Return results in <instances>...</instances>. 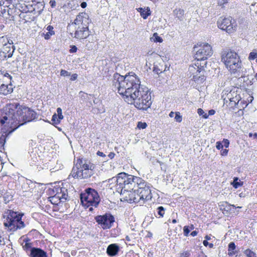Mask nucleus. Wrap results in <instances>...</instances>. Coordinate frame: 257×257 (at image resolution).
Returning <instances> with one entry per match:
<instances>
[{
  "instance_id": "36",
  "label": "nucleus",
  "mask_w": 257,
  "mask_h": 257,
  "mask_svg": "<svg viewBox=\"0 0 257 257\" xmlns=\"http://www.w3.org/2000/svg\"><path fill=\"white\" fill-rule=\"evenodd\" d=\"M244 253L248 257H257L256 253L249 249H246Z\"/></svg>"
},
{
  "instance_id": "42",
  "label": "nucleus",
  "mask_w": 257,
  "mask_h": 257,
  "mask_svg": "<svg viewBox=\"0 0 257 257\" xmlns=\"http://www.w3.org/2000/svg\"><path fill=\"white\" fill-rule=\"evenodd\" d=\"M184 234L185 236H188L190 232V229L189 226H185L183 228Z\"/></svg>"
},
{
  "instance_id": "5",
  "label": "nucleus",
  "mask_w": 257,
  "mask_h": 257,
  "mask_svg": "<svg viewBox=\"0 0 257 257\" xmlns=\"http://www.w3.org/2000/svg\"><path fill=\"white\" fill-rule=\"evenodd\" d=\"M221 61L231 73L239 72L241 69L242 64L239 57L234 52H224L221 56Z\"/></svg>"
},
{
  "instance_id": "15",
  "label": "nucleus",
  "mask_w": 257,
  "mask_h": 257,
  "mask_svg": "<svg viewBox=\"0 0 257 257\" xmlns=\"http://www.w3.org/2000/svg\"><path fill=\"white\" fill-rule=\"evenodd\" d=\"M122 195V198L126 201L128 203H139V196L137 194V189L135 188L133 190L132 189H125L122 190L121 193H120Z\"/></svg>"
},
{
  "instance_id": "27",
  "label": "nucleus",
  "mask_w": 257,
  "mask_h": 257,
  "mask_svg": "<svg viewBox=\"0 0 257 257\" xmlns=\"http://www.w3.org/2000/svg\"><path fill=\"white\" fill-rule=\"evenodd\" d=\"M174 13L176 17L178 18L179 20H182L183 19L184 15V11L183 10L181 9H175L174 11Z\"/></svg>"
},
{
  "instance_id": "49",
  "label": "nucleus",
  "mask_w": 257,
  "mask_h": 257,
  "mask_svg": "<svg viewBox=\"0 0 257 257\" xmlns=\"http://www.w3.org/2000/svg\"><path fill=\"white\" fill-rule=\"evenodd\" d=\"M12 0H5L4 1V8H7L10 6V5L12 3Z\"/></svg>"
},
{
  "instance_id": "62",
  "label": "nucleus",
  "mask_w": 257,
  "mask_h": 257,
  "mask_svg": "<svg viewBox=\"0 0 257 257\" xmlns=\"http://www.w3.org/2000/svg\"><path fill=\"white\" fill-rule=\"evenodd\" d=\"M77 77V75L76 74H74L72 75V76L71 78V80H74L76 79Z\"/></svg>"
},
{
  "instance_id": "58",
  "label": "nucleus",
  "mask_w": 257,
  "mask_h": 257,
  "mask_svg": "<svg viewBox=\"0 0 257 257\" xmlns=\"http://www.w3.org/2000/svg\"><path fill=\"white\" fill-rule=\"evenodd\" d=\"M5 244V242L4 240V238L1 235V231H0V245H4Z\"/></svg>"
},
{
  "instance_id": "46",
  "label": "nucleus",
  "mask_w": 257,
  "mask_h": 257,
  "mask_svg": "<svg viewBox=\"0 0 257 257\" xmlns=\"http://www.w3.org/2000/svg\"><path fill=\"white\" fill-rule=\"evenodd\" d=\"M7 12L9 14V10L7 8H4L3 7H0V15H4Z\"/></svg>"
},
{
  "instance_id": "34",
  "label": "nucleus",
  "mask_w": 257,
  "mask_h": 257,
  "mask_svg": "<svg viewBox=\"0 0 257 257\" xmlns=\"http://www.w3.org/2000/svg\"><path fill=\"white\" fill-rule=\"evenodd\" d=\"M151 40L154 42H162L163 41L162 38L159 36L157 33L154 34L153 37L151 38Z\"/></svg>"
},
{
  "instance_id": "24",
  "label": "nucleus",
  "mask_w": 257,
  "mask_h": 257,
  "mask_svg": "<svg viewBox=\"0 0 257 257\" xmlns=\"http://www.w3.org/2000/svg\"><path fill=\"white\" fill-rule=\"evenodd\" d=\"M8 120V123H11V124L15 123V125H16V123H17L16 119L12 120L11 116L10 114L6 113V115L4 116L3 118L1 120V122L2 124H4L5 122Z\"/></svg>"
},
{
  "instance_id": "31",
  "label": "nucleus",
  "mask_w": 257,
  "mask_h": 257,
  "mask_svg": "<svg viewBox=\"0 0 257 257\" xmlns=\"http://www.w3.org/2000/svg\"><path fill=\"white\" fill-rule=\"evenodd\" d=\"M57 116L58 117V119H57L56 122H55V124H57L60 123V120L63 118V115H62V109L60 107L57 108Z\"/></svg>"
},
{
  "instance_id": "41",
  "label": "nucleus",
  "mask_w": 257,
  "mask_h": 257,
  "mask_svg": "<svg viewBox=\"0 0 257 257\" xmlns=\"http://www.w3.org/2000/svg\"><path fill=\"white\" fill-rule=\"evenodd\" d=\"M257 57V53L253 51L250 53L249 56H248V59L251 60H254L255 58H256Z\"/></svg>"
},
{
  "instance_id": "33",
  "label": "nucleus",
  "mask_w": 257,
  "mask_h": 257,
  "mask_svg": "<svg viewBox=\"0 0 257 257\" xmlns=\"http://www.w3.org/2000/svg\"><path fill=\"white\" fill-rule=\"evenodd\" d=\"M157 214L158 217H163L165 212V209L163 206H159L157 208Z\"/></svg>"
},
{
  "instance_id": "40",
  "label": "nucleus",
  "mask_w": 257,
  "mask_h": 257,
  "mask_svg": "<svg viewBox=\"0 0 257 257\" xmlns=\"http://www.w3.org/2000/svg\"><path fill=\"white\" fill-rule=\"evenodd\" d=\"M182 116L180 115L179 112H176L175 115V120L178 122H180L182 121Z\"/></svg>"
},
{
  "instance_id": "59",
  "label": "nucleus",
  "mask_w": 257,
  "mask_h": 257,
  "mask_svg": "<svg viewBox=\"0 0 257 257\" xmlns=\"http://www.w3.org/2000/svg\"><path fill=\"white\" fill-rule=\"evenodd\" d=\"M50 4L52 8H54L56 6V3L54 0H51L50 1Z\"/></svg>"
},
{
  "instance_id": "11",
  "label": "nucleus",
  "mask_w": 257,
  "mask_h": 257,
  "mask_svg": "<svg viewBox=\"0 0 257 257\" xmlns=\"http://www.w3.org/2000/svg\"><path fill=\"white\" fill-rule=\"evenodd\" d=\"M217 26L219 28L230 34L234 32L237 28L236 21L229 17L227 18H220L217 21Z\"/></svg>"
},
{
  "instance_id": "53",
  "label": "nucleus",
  "mask_w": 257,
  "mask_h": 257,
  "mask_svg": "<svg viewBox=\"0 0 257 257\" xmlns=\"http://www.w3.org/2000/svg\"><path fill=\"white\" fill-rule=\"evenodd\" d=\"M57 119H58V117L56 113H55L53 116L52 118V121L53 122L54 124H55V122H56Z\"/></svg>"
},
{
  "instance_id": "39",
  "label": "nucleus",
  "mask_w": 257,
  "mask_h": 257,
  "mask_svg": "<svg viewBox=\"0 0 257 257\" xmlns=\"http://www.w3.org/2000/svg\"><path fill=\"white\" fill-rule=\"evenodd\" d=\"M197 113L199 115H202L203 118H207L208 117V115L204 113L203 110L201 108H198L197 109Z\"/></svg>"
},
{
  "instance_id": "52",
  "label": "nucleus",
  "mask_w": 257,
  "mask_h": 257,
  "mask_svg": "<svg viewBox=\"0 0 257 257\" xmlns=\"http://www.w3.org/2000/svg\"><path fill=\"white\" fill-rule=\"evenodd\" d=\"M60 74L61 76H68L70 75V73L66 70H61L60 72Z\"/></svg>"
},
{
  "instance_id": "3",
  "label": "nucleus",
  "mask_w": 257,
  "mask_h": 257,
  "mask_svg": "<svg viewBox=\"0 0 257 257\" xmlns=\"http://www.w3.org/2000/svg\"><path fill=\"white\" fill-rule=\"evenodd\" d=\"M132 99L133 100H129L127 102L133 104L136 108L142 110H147L152 103L151 93L147 87L141 88L138 93L134 94Z\"/></svg>"
},
{
  "instance_id": "61",
  "label": "nucleus",
  "mask_w": 257,
  "mask_h": 257,
  "mask_svg": "<svg viewBox=\"0 0 257 257\" xmlns=\"http://www.w3.org/2000/svg\"><path fill=\"white\" fill-rule=\"evenodd\" d=\"M197 233L198 232L196 230H194L191 233L190 235H192V236H195L197 235Z\"/></svg>"
},
{
  "instance_id": "4",
  "label": "nucleus",
  "mask_w": 257,
  "mask_h": 257,
  "mask_svg": "<svg viewBox=\"0 0 257 257\" xmlns=\"http://www.w3.org/2000/svg\"><path fill=\"white\" fill-rule=\"evenodd\" d=\"M22 215L11 210L5 211L3 217L5 219L4 224L9 230L15 231L25 227L24 222L22 220Z\"/></svg>"
},
{
  "instance_id": "47",
  "label": "nucleus",
  "mask_w": 257,
  "mask_h": 257,
  "mask_svg": "<svg viewBox=\"0 0 257 257\" xmlns=\"http://www.w3.org/2000/svg\"><path fill=\"white\" fill-rule=\"evenodd\" d=\"M79 95L82 99H86L88 97V94L82 91L79 92Z\"/></svg>"
},
{
  "instance_id": "23",
  "label": "nucleus",
  "mask_w": 257,
  "mask_h": 257,
  "mask_svg": "<svg viewBox=\"0 0 257 257\" xmlns=\"http://www.w3.org/2000/svg\"><path fill=\"white\" fill-rule=\"evenodd\" d=\"M60 194H58V193H57L53 196L50 197L49 198V201L51 202L52 204L58 205L61 202H62L60 197Z\"/></svg>"
},
{
  "instance_id": "60",
  "label": "nucleus",
  "mask_w": 257,
  "mask_h": 257,
  "mask_svg": "<svg viewBox=\"0 0 257 257\" xmlns=\"http://www.w3.org/2000/svg\"><path fill=\"white\" fill-rule=\"evenodd\" d=\"M97 155H98L99 156H101V157H105V155L104 154H103L102 152H101L100 151H98L97 152Z\"/></svg>"
},
{
  "instance_id": "16",
  "label": "nucleus",
  "mask_w": 257,
  "mask_h": 257,
  "mask_svg": "<svg viewBox=\"0 0 257 257\" xmlns=\"http://www.w3.org/2000/svg\"><path fill=\"white\" fill-rule=\"evenodd\" d=\"M92 170H78L77 168H73L72 175L74 178L84 179L90 177L92 174Z\"/></svg>"
},
{
  "instance_id": "54",
  "label": "nucleus",
  "mask_w": 257,
  "mask_h": 257,
  "mask_svg": "<svg viewBox=\"0 0 257 257\" xmlns=\"http://www.w3.org/2000/svg\"><path fill=\"white\" fill-rule=\"evenodd\" d=\"M227 3V0H218V4L220 6L223 5L224 4Z\"/></svg>"
},
{
  "instance_id": "30",
  "label": "nucleus",
  "mask_w": 257,
  "mask_h": 257,
  "mask_svg": "<svg viewBox=\"0 0 257 257\" xmlns=\"http://www.w3.org/2000/svg\"><path fill=\"white\" fill-rule=\"evenodd\" d=\"M231 184L233 186L234 188L236 189L238 187L242 186L243 184V182L239 180L237 177H234L233 179V181L231 183Z\"/></svg>"
},
{
  "instance_id": "12",
  "label": "nucleus",
  "mask_w": 257,
  "mask_h": 257,
  "mask_svg": "<svg viewBox=\"0 0 257 257\" xmlns=\"http://www.w3.org/2000/svg\"><path fill=\"white\" fill-rule=\"evenodd\" d=\"M194 51L195 52V59L202 60L203 61L210 57L212 54L211 46L208 44H204L200 46H194Z\"/></svg>"
},
{
  "instance_id": "48",
  "label": "nucleus",
  "mask_w": 257,
  "mask_h": 257,
  "mask_svg": "<svg viewBox=\"0 0 257 257\" xmlns=\"http://www.w3.org/2000/svg\"><path fill=\"white\" fill-rule=\"evenodd\" d=\"M190 254L189 251H185L180 253V257H189Z\"/></svg>"
},
{
  "instance_id": "18",
  "label": "nucleus",
  "mask_w": 257,
  "mask_h": 257,
  "mask_svg": "<svg viewBox=\"0 0 257 257\" xmlns=\"http://www.w3.org/2000/svg\"><path fill=\"white\" fill-rule=\"evenodd\" d=\"M8 108L9 109V114H10L12 120L16 119L15 117H18L19 115H17V110H20L22 108L18 103H10Z\"/></svg>"
},
{
  "instance_id": "9",
  "label": "nucleus",
  "mask_w": 257,
  "mask_h": 257,
  "mask_svg": "<svg viewBox=\"0 0 257 257\" xmlns=\"http://www.w3.org/2000/svg\"><path fill=\"white\" fill-rule=\"evenodd\" d=\"M80 199L83 205L96 207L100 202V197L97 192L93 189L88 188L85 192L80 194Z\"/></svg>"
},
{
  "instance_id": "38",
  "label": "nucleus",
  "mask_w": 257,
  "mask_h": 257,
  "mask_svg": "<svg viewBox=\"0 0 257 257\" xmlns=\"http://www.w3.org/2000/svg\"><path fill=\"white\" fill-rule=\"evenodd\" d=\"M224 101L226 102H227L228 101L230 100L231 99H234L233 98V93L230 91L227 94V95L224 98Z\"/></svg>"
},
{
  "instance_id": "20",
  "label": "nucleus",
  "mask_w": 257,
  "mask_h": 257,
  "mask_svg": "<svg viewBox=\"0 0 257 257\" xmlns=\"http://www.w3.org/2000/svg\"><path fill=\"white\" fill-rule=\"evenodd\" d=\"M119 246L116 244L109 245L106 249V252L109 256H115L119 251Z\"/></svg>"
},
{
  "instance_id": "57",
  "label": "nucleus",
  "mask_w": 257,
  "mask_h": 257,
  "mask_svg": "<svg viewBox=\"0 0 257 257\" xmlns=\"http://www.w3.org/2000/svg\"><path fill=\"white\" fill-rule=\"evenodd\" d=\"M248 136H249V137H250V138L253 137V138L254 139H256L257 138V134L256 133H254V134L249 133Z\"/></svg>"
},
{
  "instance_id": "25",
  "label": "nucleus",
  "mask_w": 257,
  "mask_h": 257,
  "mask_svg": "<svg viewBox=\"0 0 257 257\" xmlns=\"http://www.w3.org/2000/svg\"><path fill=\"white\" fill-rule=\"evenodd\" d=\"M60 192H57L58 194H60V197L62 202H65L68 197L67 190L65 188H60Z\"/></svg>"
},
{
  "instance_id": "43",
  "label": "nucleus",
  "mask_w": 257,
  "mask_h": 257,
  "mask_svg": "<svg viewBox=\"0 0 257 257\" xmlns=\"http://www.w3.org/2000/svg\"><path fill=\"white\" fill-rule=\"evenodd\" d=\"M6 142V138L4 135L1 136L0 137V147H4Z\"/></svg>"
},
{
  "instance_id": "32",
  "label": "nucleus",
  "mask_w": 257,
  "mask_h": 257,
  "mask_svg": "<svg viewBox=\"0 0 257 257\" xmlns=\"http://www.w3.org/2000/svg\"><path fill=\"white\" fill-rule=\"evenodd\" d=\"M233 93H234L235 95V97H233L234 99H231L229 100V105L232 106L233 105L235 106L238 103L239 100V96H237L236 93H235L234 92H233Z\"/></svg>"
},
{
  "instance_id": "51",
  "label": "nucleus",
  "mask_w": 257,
  "mask_h": 257,
  "mask_svg": "<svg viewBox=\"0 0 257 257\" xmlns=\"http://www.w3.org/2000/svg\"><path fill=\"white\" fill-rule=\"evenodd\" d=\"M222 143H223V146L225 148H228L229 145V142L227 139H223Z\"/></svg>"
},
{
  "instance_id": "22",
  "label": "nucleus",
  "mask_w": 257,
  "mask_h": 257,
  "mask_svg": "<svg viewBox=\"0 0 257 257\" xmlns=\"http://www.w3.org/2000/svg\"><path fill=\"white\" fill-rule=\"evenodd\" d=\"M12 92V88L9 87L8 84H5L4 82H2L0 88V94L7 95Z\"/></svg>"
},
{
  "instance_id": "14",
  "label": "nucleus",
  "mask_w": 257,
  "mask_h": 257,
  "mask_svg": "<svg viewBox=\"0 0 257 257\" xmlns=\"http://www.w3.org/2000/svg\"><path fill=\"white\" fill-rule=\"evenodd\" d=\"M189 72L190 77L192 76V79L196 83H202L205 81V71L201 67H196L191 65L189 67Z\"/></svg>"
},
{
  "instance_id": "63",
  "label": "nucleus",
  "mask_w": 257,
  "mask_h": 257,
  "mask_svg": "<svg viewBox=\"0 0 257 257\" xmlns=\"http://www.w3.org/2000/svg\"><path fill=\"white\" fill-rule=\"evenodd\" d=\"M115 156V154L114 153H112V152H111L108 155V157L110 158V159H112L114 158Z\"/></svg>"
},
{
  "instance_id": "35",
  "label": "nucleus",
  "mask_w": 257,
  "mask_h": 257,
  "mask_svg": "<svg viewBox=\"0 0 257 257\" xmlns=\"http://www.w3.org/2000/svg\"><path fill=\"white\" fill-rule=\"evenodd\" d=\"M20 57H16L14 60L12 62V65L16 68H18L20 67Z\"/></svg>"
},
{
  "instance_id": "21",
  "label": "nucleus",
  "mask_w": 257,
  "mask_h": 257,
  "mask_svg": "<svg viewBox=\"0 0 257 257\" xmlns=\"http://www.w3.org/2000/svg\"><path fill=\"white\" fill-rule=\"evenodd\" d=\"M53 29V26L51 25L48 26L46 30H43V32L41 34L42 36H43L45 40L49 39L51 36L55 34Z\"/></svg>"
},
{
  "instance_id": "1",
  "label": "nucleus",
  "mask_w": 257,
  "mask_h": 257,
  "mask_svg": "<svg viewBox=\"0 0 257 257\" xmlns=\"http://www.w3.org/2000/svg\"><path fill=\"white\" fill-rule=\"evenodd\" d=\"M112 88L122 96L124 101L132 100L135 93L141 89L140 81L135 74L124 77L118 73L113 75Z\"/></svg>"
},
{
  "instance_id": "29",
  "label": "nucleus",
  "mask_w": 257,
  "mask_h": 257,
  "mask_svg": "<svg viewBox=\"0 0 257 257\" xmlns=\"http://www.w3.org/2000/svg\"><path fill=\"white\" fill-rule=\"evenodd\" d=\"M206 64V62L202 60L196 59V61L192 64L196 67H201L204 69V66Z\"/></svg>"
},
{
  "instance_id": "55",
  "label": "nucleus",
  "mask_w": 257,
  "mask_h": 257,
  "mask_svg": "<svg viewBox=\"0 0 257 257\" xmlns=\"http://www.w3.org/2000/svg\"><path fill=\"white\" fill-rule=\"evenodd\" d=\"M228 153V150L226 149H223L221 151V155L222 156H226Z\"/></svg>"
},
{
  "instance_id": "26",
  "label": "nucleus",
  "mask_w": 257,
  "mask_h": 257,
  "mask_svg": "<svg viewBox=\"0 0 257 257\" xmlns=\"http://www.w3.org/2000/svg\"><path fill=\"white\" fill-rule=\"evenodd\" d=\"M138 11L140 12L141 16L144 19H146L150 15V13H149L150 9L148 7L146 10L142 8H139Z\"/></svg>"
},
{
  "instance_id": "56",
  "label": "nucleus",
  "mask_w": 257,
  "mask_h": 257,
  "mask_svg": "<svg viewBox=\"0 0 257 257\" xmlns=\"http://www.w3.org/2000/svg\"><path fill=\"white\" fill-rule=\"evenodd\" d=\"M77 48L75 46H73L70 50L71 53H74L77 51Z\"/></svg>"
},
{
  "instance_id": "10",
  "label": "nucleus",
  "mask_w": 257,
  "mask_h": 257,
  "mask_svg": "<svg viewBox=\"0 0 257 257\" xmlns=\"http://www.w3.org/2000/svg\"><path fill=\"white\" fill-rule=\"evenodd\" d=\"M18 117H15L18 126L23 124L31 121L36 118L37 113L31 108L24 106L20 110H17Z\"/></svg>"
},
{
  "instance_id": "2",
  "label": "nucleus",
  "mask_w": 257,
  "mask_h": 257,
  "mask_svg": "<svg viewBox=\"0 0 257 257\" xmlns=\"http://www.w3.org/2000/svg\"><path fill=\"white\" fill-rule=\"evenodd\" d=\"M137 177L123 172L119 173L117 177H113L110 179V181H114L115 183L114 186H111L110 188L114 189L119 193H121L122 190L125 189L133 190L135 181Z\"/></svg>"
},
{
  "instance_id": "13",
  "label": "nucleus",
  "mask_w": 257,
  "mask_h": 257,
  "mask_svg": "<svg viewBox=\"0 0 257 257\" xmlns=\"http://www.w3.org/2000/svg\"><path fill=\"white\" fill-rule=\"evenodd\" d=\"M95 220L103 229H109L115 221L113 216L109 213H105L102 215H97L95 217Z\"/></svg>"
},
{
  "instance_id": "6",
  "label": "nucleus",
  "mask_w": 257,
  "mask_h": 257,
  "mask_svg": "<svg viewBox=\"0 0 257 257\" xmlns=\"http://www.w3.org/2000/svg\"><path fill=\"white\" fill-rule=\"evenodd\" d=\"M134 184V188H137V191L141 205L143 204L145 201L152 199V194L150 187L147 182L138 177L137 178H136Z\"/></svg>"
},
{
  "instance_id": "7",
  "label": "nucleus",
  "mask_w": 257,
  "mask_h": 257,
  "mask_svg": "<svg viewBox=\"0 0 257 257\" xmlns=\"http://www.w3.org/2000/svg\"><path fill=\"white\" fill-rule=\"evenodd\" d=\"M86 19L80 15L77 16L72 26L75 29L74 37L78 39L86 38L89 35L88 26Z\"/></svg>"
},
{
  "instance_id": "45",
  "label": "nucleus",
  "mask_w": 257,
  "mask_h": 257,
  "mask_svg": "<svg viewBox=\"0 0 257 257\" xmlns=\"http://www.w3.org/2000/svg\"><path fill=\"white\" fill-rule=\"evenodd\" d=\"M147 125L146 122H139L138 124V127L139 128L144 129L146 128Z\"/></svg>"
},
{
  "instance_id": "37",
  "label": "nucleus",
  "mask_w": 257,
  "mask_h": 257,
  "mask_svg": "<svg viewBox=\"0 0 257 257\" xmlns=\"http://www.w3.org/2000/svg\"><path fill=\"white\" fill-rule=\"evenodd\" d=\"M38 151V149L37 148H35L33 149V151L31 152L30 156L32 157V159H34V161L37 160V157L36 156V153Z\"/></svg>"
},
{
  "instance_id": "17",
  "label": "nucleus",
  "mask_w": 257,
  "mask_h": 257,
  "mask_svg": "<svg viewBox=\"0 0 257 257\" xmlns=\"http://www.w3.org/2000/svg\"><path fill=\"white\" fill-rule=\"evenodd\" d=\"M73 168H77L78 170H93L94 168V165L91 164L90 161L83 159H79L77 160L76 164Z\"/></svg>"
},
{
  "instance_id": "44",
  "label": "nucleus",
  "mask_w": 257,
  "mask_h": 257,
  "mask_svg": "<svg viewBox=\"0 0 257 257\" xmlns=\"http://www.w3.org/2000/svg\"><path fill=\"white\" fill-rule=\"evenodd\" d=\"M226 204L225 207L224 208V211H228L231 209V208H234V205L228 204L227 202H225Z\"/></svg>"
},
{
  "instance_id": "8",
  "label": "nucleus",
  "mask_w": 257,
  "mask_h": 257,
  "mask_svg": "<svg viewBox=\"0 0 257 257\" xmlns=\"http://www.w3.org/2000/svg\"><path fill=\"white\" fill-rule=\"evenodd\" d=\"M15 47L13 41L7 36L0 37V60H6L12 57Z\"/></svg>"
},
{
  "instance_id": "19",
  "label": "nucleus",
  "mask_w": 257,
  "mask_h": 257,
  "mask_svg": "<svg viewBox=\"0 0 257 257\" xmlns=\"http://www.w3.org/2000/svg\"><path fill=\"white\" fill-rule=\"evenodd\" d=\"M31 257H47L46 252L40 248L33 247L31 249Z\"/></svg>"
},
{
  "instance_id": "64",
  "label": "nucleus",
  "mask_w": 257,
  "mask_h": 257,
  "mask_svg": "<svg viewBox=\"0 0 257 257\" xmlns=\"http://www.w3.org/2000/svg\"><path fill=\"white\" fill-rule=\"evenodd\" d=\"M87 6V4L85 2H83L81 4V7L82 8H86Z\"/></svg>"
},
{
  "instance_id": "28",
  "label": "nucleus",
  "mask_w": 257,
  "mask_h": 257,
  "mask_svg": "<svg viewBox=\"0 0 257 257\" xmlns=\"http://www.w3.org/2000/svg\"><path fill=\"white\" fill-rule=\"evenodd\" d=\"M235 245L233 242H231L228 244V254L232 255L235 254L234 249H235Z\"/></svg>"
},
{
  "instance_id": "50",
  "label": "nucleus",
  "mask_w": 257,
  "mask_h": 257,
  "mask_svg": "<svg viewBox=\"0 0 257 257\" xmlns=\"http://www.w3.org/2000/svg\"><path fill=\"white\" fill-rule=\"evenodd\" d=\"M223 147V144L220 142H217L216 143V148L218 150H220L221 149H222Z\"/></svg>"
}]
</instances>
